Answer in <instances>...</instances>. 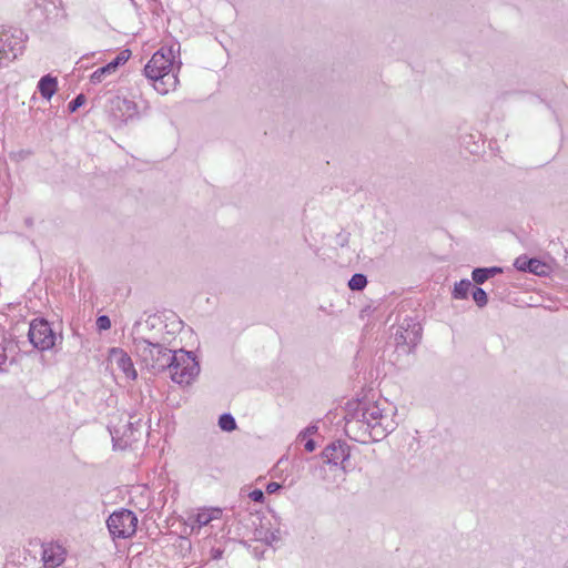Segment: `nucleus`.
Wrapping results in <instances>:
<instances>
[{
  "label": "nucleus",
  "instance_id": "29",
  "mask_svg": "<svg viewBox=\"0 0 568 568\" xmlns=\"http://www.w3.org/2000/svg\"><path fill=\"white\" fill-rule=\"evenodd\" d=\"M282 488V485L280 483H276V481H270L267 485H266V493L272 495V494H275L277 493L280 489Z\"/></svg>",
  "mask_w": 568,
  "mask_h": 568
},
{
  "label": "nucleus",
  "instance_id": "28",
  "mask_svg": "<svg viewBox=\"0 0 568 568\" xmlns=\"http://www.w3.org/2000/svg\"><path fill=\"white\" fill-rule=\"evenodd\" d=\"M248 497L251 500L255 501V503H263L264 499H265V496H264V491L262 489H253L250 494H248Z\"/></svg>",
  "mask_w": 568,
  "mask_h": 568
},
{
  "label": "nucleus",
  "instance_id": "6",
  "mask_svg": "<svg viewBox=\"0 0 568 568\" xmlns=\"http://www.w3.org/2000/svg\"><path fill=\"white\" fill-rule=\"evenodd\" d=\"M28 339L34 348L43 352L54 347L58 336L49 321L37 317L30 322Z\"/></svg>",
  "mask_w": 568,
  "mask_h": 568
},
{
  "label": "nucleus",
  "instance_id": "23",
  "mask_svg": "<svg viewBox=\"0 0 568 568\" xmlns=\"http://www.w3.org/2000/svg\"><path fill=\"white\" fill-rule=\"evenodd\" d=\"M219 426L222 430L232 432L236 428L235 418L230 413H224L219 417Z\"/></svg>",
  "mask_w": 568,
  "mask_h": 568
},
{
  "label": "nucleus",
  "instance_id": "8",
  "mask_svg": "<svg viewBox=\"0 0 568 568\" xmlns=\"http://www.w3.org/2000/svg\"><path fill=\"white\" fill-rule=\"evenodd\" d=\"M106 526L114 538H130L136 531L138 517L132 510L122 508L109 516Z\"/></svg>",
  "mask_w": 568,
  "mask_h": 568
},
{
  "label": "nucleus",
  "instance_id": "21",
  "mask_svg": "<svg viewBox=\"0 0 568 568\" xmlns=\"http://www.w3.org/2000/svg\"><path fill=\"white\" fill-rule=\"evenodd\" d=\"M348 288L354 292L363 291L367 285V277L363 273H355L348 281Z\"/></svg>",
  "mask_w": 568,
  "mask_h": 568
},
{
  "label": "nucleus",
  "instance_id": "20",
  "mask_svg": "<svg viewBox=\"0 0 568 568\" xmlns=\"http://www.w3.org/2000/svg\"><path fill=\"white\" fill-rule=\"evenodd\" d=\"M473 287L474 286L469 280H460L454 285L453 297L456 300H465L468 297L469 291L473 290Z\"/></svg>",
  "mask_w": 568,
  "mask_h": 568
},
{
  "label": "nucleus",
  "instance_id": "3",
  "mask_svg": "<svg viewBox=\"0 0 568 568\" xmlns=\"http://www.w3.org/2000/svg\"><path fill=\"white\" fill-rule=\"evenodd\" d=\"M344 419V430L346 436L361 444H366L369 440L379 442L389 434L387 425H385L384 429L379 426L375 428L374 426H369V423L364 420L361 416H356L351 404L347 405Z\"/></svg>",
  "mask_w": 568,
  "mask_h": 568
},
{
  "label": "nucleus",
  "instance_id": "9",
  "mask_svg": "<svg viewBox=\"0 0 568 568\" xmlns=\"http://www.w3.org/2000/svg\"><path fill=\"white\" fill-rule=\"evenodd\" d=\"M26 33L18 28L0 31V51L6 62L16 60L24 50Z\"/></svg>",
  "mask_w": 568,
  "mask_h": 568
},
{
  "label": "nucleus",
  "instance_id": "31",
  "mask_svg": "<svg viewBox=\"0 0 568 568\" xmlns=\"http://www.w3.org/2000/svg\"><path fill=\"white\" fill-rule=\"evenodd\" d=\"M224 550L220 547L215 548L213 547L210 551L211 559L212 560H219L222 558Z\"/></svg>",
  "mask_w": 568,
  "mask_h": 568
},
{
  "label": "nucleus",
  "instance_id": "7",
  "mask_svg": "<svg viewBox=\"0 0 568 568\" xmlns=\"http://www.w3.org/2000/svg\"><path fill=\"white\" fill-rule=\"evenodd\" d=\"M134 416H131L123 426L110 428L114 449L123 450L141 439L144 425L141 418L132 420Z\"/></svg>",
  "mask_w": 568,
  "mask_h": 568
},
{
  "label": "nucleus",
  "instance_id": "13",
  "mask_svg": "<svg viewBox=\"0 0 568 568\" xmlns=\"http://www.w3.org/2000/svg\"><path fill=\"white\" fill-rule=\"evenodd\" d=\"M110 362L115 364L126 377L136 378V371L133 366L131 357L121 348H112L110 352Z\"/></svg>",
  "mask_w": 568,
  "mask_h": 568
},
{
  "label": "nucleus",
  "instance_id": "27",
  "mask_svg": "<svg viewBox=\"0 0 568 568\" xmlns=\"http://www.w3.org/2000/svg\"><path fill=\"white\" fill-rule=\"evenodd\" d=\"M7 361H8V355H7L6 338H2V341L0 342V372L4 371L3 366L6 365Z\"/></svg>",
  "mask_w": 568,
  "mask_h": 568
},
{
  "label": "nucleus",
  "instance_id": "1",
  "mask_svg": "<svg viewBox=\"0 0 568 568\" xmlns=\"http://www.w3.org/2000/svg\"><path fill=\"white\" fill-rule=\"evenodd\" d=\"M133 348L148 369L159 373L169 368L172 381L180 385L191 384L200 373V365L191 352L171 351L144 337H133Z\"/></svg>",
  "mask_w": 568,
  "mask_h": 568
},
{
  "label": "nucleus",
  "instance_id": "10",
  "mask_svg": "<svg viewBox=\"0 0 568 568\" xmlns=\"http://www.w3.org/2000/svg\"><path fill=\"white\" fill-rule=\"evenodd\" d=\"M110 114L121 123L139 119L138 105L134 101L122 97L110 99Z\"/></svg>",
  "mask_w": 568,
  "mask_h": 568
},
{
  "label": "nucleus",
  "instance_id": "5",
  "mask_svg": "<svg viewBox=\"0 0 568 568\" xmlns=\"http://www.w3.org/2000/svg\"><path fill=\"white\" fill-rule=\"evenodd\" d=\"M349 404L354 408V414L368 422L369 426H374L375 428L379 426L384 429L385 425H387L389 434L396 429L397 424L393 418H389L386 409L381 407L378 402L357 400Z\"/></svg>",
  "mask_w": 568,
  "mask_h": 568
},
{
  "label": "nucleus",
  "instance_id": "25",
  "mask_svg": "<svg viewBox=\"0 0 568 568\" xmlns=\"http://www.w3.org/2000/svg\"><path fill=\"white\" fill-rule=\"evenodd\" d=\"M95 324L99 331H108L111 327V320L108 315H100Z\"/></svg>",
  "mask_w": 568,
  "mask_h": 568
},
{
  "label": "nucleus",
  "instance_id": "17",
  "mask_svg": "<svg viewBox=\"0 0 568 568\" xmlns=\"http://www.w3.org/2000/svg\"><path fill=\"white\" fill-rule=\"evenodd\" d=\"M503 267L500 266H490V267H476L471 272V280L477 284L481 285L489 278L501 274Z\"/></svg>",
  "mask_w": 568,
  "mask_h": 568
},
{
  "label": "nucleus",
  "instance_id": "16",
  "mask_svg": "<svg viewBox=\"0 0 568 568\" xmlns=\"http://www.w3.org/2000/svg\"><path fill=\"white\" fill-rule=\"evenodd\" d=\"M37 88L43 99L50 100L58 90V79L45 74L39 80Z\"/></svg>",
  "mask_w": 568,
  "mask_h": 568
},
{
  "label": "nucleus",
  "instance_id": "30",
  "mask_svg": "<svg viewBox=\"0 0 568 568\" xmlns=\"http://www.w3.org/2000/svg\"><path fill=\"white\" fill-rule=\"evenodd\" d=\"M317 429H318L317 426L310 425L303 432L300 433L298 437L305 438L308 435L315 434L317 432Z\"/></svg>",
  "mask_w": 568,
  "mask_h": 568
},
{
  "label": "nucleus",
  "instance_id": "22",
  "mask_svg": "<svg viewBox=\"0 0 568 568\" xmlns=\"http://www.w3.org/2000/svg\"><path fill=\"white\" fill-rule=\"evenodd\" d=\"M471 297L478 307H485L488 303V295L479 286H474L471 290Z\"/></svg>",
  "mask_w": 568,
  "mask_h": 568
},
{
  "label": "nucleus",
  "instance_id": "32",
  "mask_svg": "<svg viewBox=\"0 0 568 568\" xmlns=\"http://www.w3.org/2000/svg\"><path fill=\"white\" fill-rule=\"evenodd\" d=\"M304 447H305V450H307L308 453H312L316 448V443L314 439L310 438L305 442Z\"/></svg>",
  "mask_w": 568,
  "mask_h": 568
},
{
  "label": "nucleus",
  "instance_id": "12",
  "mask_svg": "<svg viewBox=\"0 0 568 568\" xmlns=\"http://www.w3.org/2000/svg\"><path fill=\"white\" fill-rule=\"evenodd\" d=\"M131 55V52L129 50H124L120 52L112 61L106 63L105 65L97 69L90 77V81L93 84L102 82L105 77L114 73L116 69L124 64Z\"/></svg>",
  "mask_w": 568,
  "mask_h": 568
},
{
  "label": "nucleus",
  "instance_id": "14",
  "mask_svg": "<svg viewBox=\"0 0 568 568\" xmlns=\"http://www.w3.org/2000/svg\"><path fill=\"white\" fill-rule=\"evenodd\" d=\"M514 266L520 272H527L535 275H545L547 273V265L536 257L529 258L526 255L518 256Z\"/></svg>",
  "mask_w": 568,
  "mask_h": 568
},
{
  "label": "nucleus",
  "instance_id": "18",
  "mask_svg": "<svg viewBox=\"0 0 568 568\" xmlns=\"http://www.w3.org/2000/svg\"><path fill=\"white\" fill-rule=\"evenodd\" d=\"M254 538L263 541L267 546H273L281 540V531L280 529L271 530L260 527L255 529Z\"/></svg>",
  "mask_w": 568,
  "mask_h": 568
},
{
  "label": "nucleus",
  "instance_id": "4",
  "mask_svg": "<svg viewBox=\"0 0 568 568\" xmlns=\"http://www.w3.org/2000/svg\"><path fill=\"white\" fill-rule=\"evenodd\" d=\"M392 337L397 351L405 354L412 353L420 343L422 325L410 316H406L397 326H392Z\"/></svg>",
  "mask_w": 568,
  "mask_h": 568
},
{
  "label": "nucleus",
  "instance_id": "2",
  "mask_svg": "<svg viewBox=\"0 0 568 568\" xmlns=\"http://www.w3.org/2000/svg\"><path fill=\"white\" fill-rule=\"evenodd\" d=\"M174 53L173 47H163L153 53L143 69L144 77L152 81L154 90L160 94H166L171 89H175L179 82Z\"/></svg>",
  "mask_w": 568,
  "mask_h": 568
},
{
  "label": "nucleus",
  "instance_id": "15",
  "mask_svg": "<svg viewBox=\"0 0 568 568\" xmlns=\"http://www.w3.org/2000/svg\"><path fill=\"white\" fill-rule=\"evenodd\" d=\"M42 561L44 568H55L64 561V550L59 545L43 546Z\"/></svg>",
  "mask_w": 568,
  "mask_h": 568
},
{
  "label": "nucleus",
  "instance_id": "24",
  "mask_svg": "<svg viewBox=\"0 0 568 568\" xmlns=\"http://www.w3.org/2000/svg\"><path fill=\"white\" fill-rule=\"evenodd\" d=\"M85 95L83 93L78 94L72 101L68 104V111L70 113L75 112L80 106L85 103Z\"/></svg>",
  "mask_w": 568,
  "mask_h": 568
},
{
  "label": "nucleus",
  "instance_id": "33",
  "mask_svg": "<svg viewBox=\"0 0 568 568\" xmlns=\"http://www.w3.org/2000/svg\"><path fill=\"white\" fill-rule=\"evenodd\" d=\"M62 6H63V1L59 0V7H62Z\"/></svg>",
  "mask_w": 568,
  "mask_h": 568
},
{
  "label": "nucleus",
  "instance_id": "19",
  "mask_svg": "<svg viewBox=\"0 0 568 568\" xmlns=\"http://www.w3.org/2000/svg\"><path fill=\"white\" fill-rule=\"evenodd\" d=\"M222 510L220 508H211L199 511L195 515V523L200 529L203 526L209 525L212 520L220 518Z\"/></svg>",
  "mask_w": 568,
  "mask_h": 568
},
{
  "label": "nucleus",
  "instance_id": "26",
  "mask_svg": "<svg viewBox=\"0 0 568 568\" xmlns=\"http://www.w3.org/2000/svg\"><path fill=\"white\" fill-rule=\"evenodd\" d=\"M349 237H351V234L348 232L341 231L335 236V243H336V245H338L341 247H345V246H347V244L349 242Z\"/></svg>",
  "mask_w": 568,
  "mask_h": 568
},
{
  "label": "nucleus",
  "instance_id": "11",
  "mask_svg": "<svg viewBox=\"0 0 568 568\" xmlns=\"http://www.w3.org/2000/svg\"><path fill=\"white\" fill-rule=\"evenodd\" d=\"M323 462L333 466H341L346 469V462L351 457L349 446L343 440H335L328 444L321 454Z\"/></svg>",
  "mask_w": 568,
  "mask_h": 568
}]
</instances>
